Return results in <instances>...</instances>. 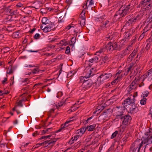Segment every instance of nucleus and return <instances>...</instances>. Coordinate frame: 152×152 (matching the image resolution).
I'll return each mask as SVG.
<instances>
[{
  "label": "nucleus",
  "instance_id": "0e129e2a",
  "mask_svg": "<svg viewBox=\"0 0 152 152\" xmlns=\"http://www.w3.org/2000/svg\"><path fill=\"white\" fill-rule=\"evenodd\" d=\"M151 69H150L148 71V74H147V75H146V76H148L149 75H150V76H152V73H151Z\"/></svg>",
  "mask_w": 152,
  "mask_h": 152
},
{
  "label": "nucleus",
  "instance_id": "79ce46f5",
  "mask_svg": "<svg viewBox=\"0 0 152 152\" xmlns=\"http://www.w3.org/2000/svg\"><path fill=\"white\" fill-rule=\"evenodd\" d=\"M88 0L87 2H86V8H85L82 11V12H81V15L82 14H83V15H84V16H85V14H86V11H85V9H88V7H87V2L88 1Z\"/></svg>",
  "mask_w": 152,
  "mask_h": 152
},
{
  "label": "nucleus",
  "instance_id": "8fccbe9b",
  "mask_svg": "<svg viewBox=\"0 0 152 152\" xmlns=\"http://www.w3.org/2000/svg\"><path fill=\"white\" fill-rule=\"evenodd\" d=\"M40 36L39 34H36L34 37V38L35 39H39L40 37Z\"/></svg>",
  "mask_w": 152,
  "mask_h": 152
},
{
  "label": "nucleus",
  "instance_id": "a18cd8bd",
  "mask_svg": "<svg viewBox=\"0 0 152 152\" xmlns=\"http://www.w3.org/2000/svg\"><path fill=\"white\" fill-rule=\"evenodd\" d=\"M63 95V93L61 91H59L57 94L56 97L59 98L61 97Z\"/></svg>",
  "mask_w": 152,
  "mask_h": 152
},
{
  "label": "nucleus",
  "instance_id": "e433bc0d",
  "mask_svg": "<svg viewBox=\"0 0 152 152\" xmlns=\"http://www.w3.org/2000/svg\"><path fill=\"white\" fill-rule=\"evenodd\" d=\"M20 33L18 31H16L14 32L13 34V35L15 38H18L20 36Z\"/></svg>",
  "mask_w": 152,
  "mask_h": 152
},
{
  "label": "nucleus",
  "instance_id": "bf43d9fd",
  "mask_svg": "<svg viewBox=\"0 0 152 152\" xmlns=\"http://www.w3.org/2000/svg\"><path fill=\"white\" fill-rule=\"evenodd\" d=\"M151 129H150V130H149V132H147L146 134H146L147 136H150L151 135H152V134H151Z\"/></svg>",
  "mask_w": 152,
  "mask_h": 152
},
{
  "label": "nucleus",
  "instance_id": "0eeeda50",
  "mask_svg": "<svg viewBox=\"0 0 152 152\" xmlns=\"http://www.w3.org/2000/svg\"><path fill=\"white\" fill-rule=\"evenodd\" d=\"M122 120V124L125 126H128L130 124L131 120H132L131 117L129 115H124L119 118Z\"/></svg>",
  "mask_w": 152,
  "mask_h": 152
},
{
  "label": "nucleus",
  "instance_id": "774afa93",
  "mask_svg": "<svg viewBox=\"0 0 152 152\" xmlns=\"http://www.w3.org/2000/svg\"><path fill=\"white\" fill-rule=\"evenodd\" d=\"M7 77H5L4 79V80L2 81V83L3 84H4L5 83L6 81L7 80Z\"/></svg>",
  "mask_w": 152,
  "mask_h": 152
},
{
  "label": "nucleus",
  "instance_id": "ea45409f",
  "mask_svg": "<svg viewBox=\"0 0 152 152\" xmlns=\"http://www.w3.org/2000/svg\"><path fill=\"white\" fill-rule=\"evenodd\" d=\"M105 17V16H100L99 17L97 18H96V20L97 21H99L100 22H101V20L102 22L103 21V20L104 19Z\"/></svg>",
  "mask_w": 152,
  "mask_h": 152
},
{
  "label": "nucleus",
  "instance_id": "58836bf2",
  "mask_svg": "<svg viewBox=\"0 0 152 152\" xmlns=\"http://www.w3.org/2000/svg\"><path fill=\"white\" fill-rule=\"evenodd\" d=\"M147 99L145 98H143V99L140 100V104H145L146 103V101Z\"/></svg>",
  "mask_w": 152,
  "mask_h": 152
},
{
  "label": "nucleus",
  "instance_id": "412c9836",
  "mask_svg": "<svg viewBox=\"0 0 152 152\" xmlns=\"http://www.w3.org/2000/svg\"><path fill=\"white\" fill-rule=\"evenodd\" d=\"M48 25H47L48 28L51 30H54L56 29V27L55 25L52 22H50L48 24Z\"/></svg>",
  "mask_w": 152,
  "mask_h": 152
},
{
  "label": "nucleus",
  "instance_id": "680f3d73",
  "mask_svg": "<svg viewBox=\"0 0 152 152\" xmlns=\"http://www.w3.org/2000/svg\"><path fill=\"white\" fill-rule=\"evenodd\" d=\"M146 42L151 43L152 42V37H150L149 39L146 40Z\"/></svg>",
  "mask_w": 152,
  "mask_h": 152
},
{
  "label": "nucleus",
  "instance_id": "2eb2a0df",
  "mask_svg": "<svg viewBox=\"0 0 152 152\" xmlns=\"http://www.w3.org/2000/svg\"><path fill=\"white\" fill-rule=\"evenodd\" d=\"M137 110L138 108L135 105H132L129 108V112L132 114L134 113H136L137 111Z\"/></svg>",
  "mask_w": 152,
  "mask_h": 152
},
{
  "label": "nucleus",
  "instance_id": "5701e85b",
  "mask_svg": "<svg viewBox=\"0 0 152 152\" xmlns=\"http://www.w3.org/2000/svg\"><path fill=\"white\" fill-rule=\"evenodd\" d=\"M95 127L96 125L94 124L87 126L86 128V129H88V131H92L94 130Z\"/></svg>",
  "mask_w": 152,
  "mask_h": 152
},
{
  "label": "nucleus",
  "instance_id": "bb28decb",
  "mask_svg": "<svg viewBox=\"0 0 152 152\" xmlns=\"http://www.w3.org/2000/svg\"><path fill=\"white\" fill-rule=\"evenodd\" d=\"M121 78V76H118L117 78L112 82L111 83L113 85L115 83H117V82H118V80H120Z\"/></svg>",
  "mask_w": 152,
  "mask_h": 152
},
{
  "label": "nucleus",
  "instance_id": "2f4dec72",
  "mask_svg": "<svg viewBox=\"0 0 152 152\" xmlns=\"http://www.w3.org/2000/svg\"><path fill=\"white\" fill-rule=\"evenodd\" d=\"M147 22L151 23L152 22V14L150 13L149 17L147 19Z\"/></svg>",
  "mask_w": 152,
  "mask_h": 152
},
{
  "label": "nucleus",
  "instance_id": "4be33fe9",
  "mask_svg": "<svg viewBox=\"0 0 152 152\" xmlns=\"http://www.w3.org/2000/svg\"><path fill=\"white\" fill-rule=\"evenodd\" d=\"M87 75L85 76L87 79L88 78L90 77L91 76H93L94 74H92V72L91 70H87L86 72Z\"/></svg>",
  "mask_w": 152,
  "mask_h": 152
},
{
  "label": "nucleus",
  "instance_id": "72a5a7b5",
  "mask_svg": "<svg viewBox=\"0 0 152 152\" xmlns=\"http://www.w3.org/2000/svg\"><path fill=\"white\" fill-rule=\"evenodd\" d=\"M79 136L80 135H79V134H78L75 136H74V137L72 138V139H71V140H72V143L74 142V141L75 140V141L77 140Z\"/></svg>",
  "mask_w": 152,
  "mask_h": 152
},
{
  "label": "nucleus",
  "instance_id": "f8f14e48",
  "mask_svg": "<svg viewBox=\"0 0 152 152\" xmlns=\"http://www.w3.org/2000/svg\"><path fill=\"white\" fill-rule=\"evenodd\" d=\"M137 52V50H134L132 53L129 56L127 60V61L129 62L131 61L134 58L136 55Z\"/></svg>",
  "mask_w": 152,
  "mask_h": 152
},
{
  "label": "nucleus",
  "instance_id": "393cba45",
  "mask_svg": "<svg viewBox=\"0 0 152 152\" xmlns=\"http://www.w3.org/2000/svg\"><path fill=\"white\" fill-rule=\"evenodd\" d=\"M106 50L107 51V50H106V48H105V45H104L103 48L100 49L99 50V51L96 52V54L99 56V53H100L102 52H105Z\"/></svg>",
  "mask_w": 152,
  "mask_h": 152
},
{
  "label": "nucleus",
  "instance_id": "9d476101",
  "mask_svg": "<svg viewBox=\"0 0 152 152\" xmlns=\"http://www.w3.org/2000/svg\"><path fill=\"white\" fill-rule=\"evenodd\" d=\"M116 108L117 109V111L116 117L118 118L124 115L123 114L124 113L123 111L124 110V107L122 105L121 106H117Z\"/></svg>",
  "mask_w": 152,
  "mask_h": 152
},
{
  "label": "nucleus",
  "instance_id": "864d4df0",
  "mask_svg": "<svg viewBox=\"0 0 152 152\" xmlns=\"http://www.w3.org/2000/svg\"><path fill=\"white\" fill-rule=\"evenodd\" d=\"M0 144L1 147H4L6 145V143L3 142L2 141H1L0 142Z\"/></svg>",
  "mask_w": 152,
  "mask_h": 152
},
{
  "label": "nucleus",
  "instance_id": "f704fd0d",
  "mask_svg": "<svg viewBox=\"0 0 152 152\" xmlns=\"http://www.w3.org/2000/svg\"><path fill=\"white\" fill-rule=\"evenodd\" d=\"M43 30V31L45 32H49L51 31V29H50L48 26L44 27Z\"/></svg>",
  "mask_w": 152,
  "mask_h": 152
},
{
  "label": "nucleus",
  "instance_id": "4c0bfd02",
  "mask_svg": "<svg viewBox=\"0 0 152 152\" xmlns=\"http://www.w3.org/2000/svg\"><path fill=\"white\" fill-rule=\"evenodd\" d=\"M149 94V92H148V91H144L142 93V94L143 95V97L145 98V97H147L148 96Z\"/></svg>",
  "mask_w": 152,
  "mask_h": 152
},
{
  "label": "nucleus",
  "instance_id": "3c124183",
  "mask_svg": "<svg viewBox=\"0 0 152 152\" xmlns=\"http://www.w3.org/2000/svg\"><path fill=\"white\" fill-rule=\"evenodd\" d=\"M100 61V65H103L107 62L106 61H105V60L103 59L102 58H101Z\"/></svg>",
  "mask_w": 152,
  "mask_h": 152
},
{
  "label": "nucleus",
  "instance_id": "e2e57ef3",
  "mask_svg": "<svg viewBox=\"0 0 152 152\" xmlns=\"http://www.w3.org/2000/svg\"><path fill=\"white\" fill-rule=\"evenodd\" d=\"M102 58H103L104 60H105L107 62L108 61V57L107 56H105L104 57H102Z\"/></svg>",
  "mask_w": 152,
  "mask_h": 152
},
{
  "label": "nucleus",
  "instance_id": "f3484780",
  "mask_svg": "<svg viewBox=\"0 0 152 152\" xmlns=\"http://www.w3.org/2000/svg\"><path fill=\"white\" fill-rule=\"evenodd\" d=\"M86 130V128L85 127H82L78 129L76 133L77 134H79V135L81 136L85 133Z\"/></svg>",
  "mask_w": 152,
  "mask_h": 152
},
{
  "label": "nucleus",
  "instance_id": "20e7f679",
  "mask_svg": "<svg viewBox=\"0 0 152 152\" xmlns=\"http://www.w3.org/2000/svg\"><path fill=\"white\" fill-rule=\"evenodd\" d=\"M143 141L137 139L131 145L130 152H140L141 147L142 146Z\"/></svg>",
  "mask_w": 152,
  "mask_h": 152
},
{
  "label": "nucleus",
  "instance_id": "f257e3e1",
  "mask_svg": "<svg viewBox=\"0 0 152 152\" xmlns=\"http://www.w3.org/2000/svg\"><path fill=\"white\" fill-rule=\"evenodd\" d=\"M133 8V6L130 4L122 6L119 10L116 12L114 17L116 18V17L118 16L117 18L118 19H120L121 17H124L129 14Z\"/></svg>",
  "mask_w": 152,
  "mask_h": 152
},
{
  "label": "nucleus",
  "instance_id": "f03ea898",
  "mask_svg": "<svg viewBox=\"0 0 152 152\" xmlns=\"http://www.w3.org/2000/svg\"><path fill=\"white\" fill-rule=\"evenodd\" d=\"M141 7L143 13L149 12L152 8V0H142L137 7Z\"/></svg>",
  "mask_w": 152,
  "mask_h": 152
},
{
  "label": "nucleus",
  "instance_id": "b1692460",
  "mask_svg": "<svg viewBox=\"0 0 152 152\" xmlns=\"http://www.w3.org/2000/svg\"><path fill=\"white\" fill-rule=\"evenodd\" d=\"M42 22L43 24L46 25L49 23V20L46 17H43L42 20Z\"/></svg>",
  "mask_w": 152,
  "mask_h": 152
},
{
  "label": "nucleus",
  "instance_id": "a19ab883",
  "mask_svg": "<svg viewBox=\"0 0 152 152\" xmlns=\"http://www.w3.org/2000/svg\"><path fill=\"white\" fill-rule=\"evenodd\" d=\"M147 45L145 48L146 50H148L150 48V46L152 45V43L147 42Z\"/></svg>",
  "mask_w": 152,
  "mask_h": 152
},
{
  "label": "nucleus",
  "instance_id": "a878e982",
  "mask_svg": "<svg viewBox=\"0 0 152 152\" xmlns=\"http://www.w3.org/2000/svg\"><path fill=\"white\" fill-rule=\"evenodd\" d=\"M148 23L145 26L144 28V31H147L149 30L151 28V27L152 26V24L151 23H150L148 22Z\"/></svg>",
  "mask_w": 152,
  "mask_h": 152
},
{
  "label": "nucleus",
  "instance_id": "aec40b11",
  "mask_svg": "<svg viewBox=\"0 0 152 152\" xmlns=\"http://www.w3.org/2000/svg\"><path fill=\"white\" fill-rule=\"evenodd\" d=\"M129 91L136 88V83L134 81H132L131 84L129 86Z\"/></svg>",
  "mask_w": 152,
  "mask_h": 152
},
{
  "label": "nucleus",
  "instance_id": "5fc2aeb1",
  "mask_svg": "<svg viewBox=\"0 0 152 152\" xmlns=\"http://www.w3.org/2000/svg\"><path fill=\"white\" fill-rule=\"evenodd\" d=\"M109 23L108 20H107L105 21V23L101 26V27L103 28H105L107 24Z\"/></svg>",
  "mask_w": 152,
  "mask_h": 152
},
{
  "label": "nucleus",
  "instance_id": "7c9ffc66",
  "mask_svg": "<svg viewBox=\"0 0 152 152\" xmlns=\"http://www.w3.org/2000/svg\"><path fill=\"white\" fill-rule=\"evenodd\" d=\"M52 129V128H48L46 129L43 130L42 131V134H44L47 132H50L51 131V129Z\"/></svg>",
  "mask_w": 152,
  "mask_h": 152
},
{
  "label": "nucleus",
  "instance_id": "c85d7f7f",
  "mask_svg": "<svg viewBox=\"0 0 152 152\" xmlns=\"http://www.w3.org/2000/svg\"><path fill=\"white\" fill-rule=\"evenodd\" d=\"M62 105H55V106L53 108H52L50 110V112L51 113L52 112H54V110L56 109H58V107H61Z\"/></svg>",
  "mask_w": 152,
  "mask_h": 152
},
{
  "label": "nucleus",
  "instance_id": "9b49d317",
  "mask_svg": "<svg viewBox=\"0 0 152 152\" xmlns=\"http://www.w3.org/2000/svg\"><path fill=\"white\" fill-rule=\"evenodd\" d=\"M70 120L66 121L65 123H64V125H62V126H62L61 128L57 131H56V132H60L61 130H62L64 128H65L66 127H67L68 126V125L67 124H69V123H70L71 122L73 121L74 120H75L76 119V117L75 116H73V117H72L70 118Z\"/></svg>",
  "mask_w": 152,
  "mask_h": 152
},
{
  "label": "nucleus",
  "instance_id": "a211bd4d",
  "mask_svg": "<svg viewBox=\"0 0 152 152\" xmlns=\"http://www.w3.org/2000/svg\"><path fill=\"white\" fill-rule=\"evenodd\" d=\"M99 58L98 56H95L88 61L90 63H96L98 61Z\"/></svg>",
  "mask_w": 152,
  "mask_h": 152
},
{
  "label": "nucleus",
  "instance_id": "ddd939ff",
  "mask_svg": "<svg viewBox=\"0 0 152 152\" xmlns=\"http://www.w3.org/2000/svg\"><path fill=\"white\" fill-rule=\"evenodd\" d=\"M124 103H122V104H131L134 103L135 102V99L134 98L132 99H131L130 98L128 97L124 101Z\"/></svg>",
  "mask_w": 152,
  "mask_h": 152
},
{
  "label": "nucleus",
  "instance_id": "6ab92c4d",
  "mask_svg": "<svg viewBox=\"0 0 152 152\" xmlns=\"http://www.w3.org/2000/svg\"><path fill=\"white\" fill-rule=\"evenodd\" d=\"M104 108V107L102 105H98L96 108V110H95L94 113H95L96 112L98 111L99 112L102 110Z\"/></svg>",
  "mask_w": 152,
  "mask_h": 152
},
{
  "label": "nucleus",
  "instance_id": "423d86ee",
  "mask_svg": "<svg viewBox=\"0 0 152 152\" xmlns=\"http://www.w3.org/2000/svg\"><path fill=\"white\" fill-rule=\"evenodd\" d=\"M105 48H106L107 51L110 53H111L113 50L120 51L121 50V48L120 45H118L116 42L113 43L111 42L105 45Z\"/></svg>",
  "mask_w": 152,
  "mask_h": 152
},
{
  "label": "nucleus",
  "instance_id": "1a4fd4ad",
  "mask_svg": "<svg viewBox=\"0 0 152 152\" xmlns=\"http://www.w3.org/2000/svg\"><path fill=\"white\" fill-rule=\"evenodd\" d=\"M56 141V140H46L43 142L39 143V145L41 146H45V147L48 146L52 147L55 144Z\"/></svg>",
  "mask_w": 152,
  "mask_h": 152
},
{
  "label": "nucleus",
  "instance_id": "4d7b16f0",
  "mask_svg": "<svg viewBox=\"0 0 152 152\" xmlns=\"http://www.w3.org/2000/svg\"><path fill=\"white\" fill-rule=\"evenodd\" d=\"M31 142L26 143V144L24 145H22L21 147V148H22L23 147H26L27 145H28L29 144H31Z\"/></svg>",
  "mask_w": 152,
  "mask_h": 152
},
{
  "label": "nucleus",
  "instance_id": "37998d69",
  "mask_svg": "<svg viewBox=\"0 0 152 152\" xmlns=\"http://www.w3.org/2000/svg\"><path fill=\"white\" fill-rule=\"evenodd\" d=\"M2 50L4 51V53H7L10 50V48L8 47L4 48Z\"/></svg>",
  "mask_w": 152,
  "mask_h": 152
},
{
  "label": "nucleus",
  "instance_id": "13d9d810",
  "mask_svg": "<svg viewBox=\"0 0 152 152\" xmlns=\"http://www.w3.org/2000/svg\"><path fill=\"white\" fill-rule=\"evenodd\" d=\"M68 99L67 98L66 99H65V100H63V101L62 102H61L60 104L62 105L63 104H66L69 102H66V100Z\"/></svg>",
  "mask_w": 152,
  "mask_h": 152
},
{
  "label": "nucleus",
  "instance_id": "338daca9",
  "mask_svg": "<svg viewBox=\"0 0 152 152\" xmlns=\"http://www.w3.org/2000/svg\"><path fill=\"white\" fill-rule=\"evenodd\" d=\"M78 108V107H72L71 109V111H73V110H75L77 109Z\"/></svg>",
  "mask_w": 152,
  "mask_h": 152
},
{
  "label": "nucleus",
  "instance_id": "dca6fc26",
  "mask_svg": "<svg viewBox=\"0 0 152 152\" xmlns=\"http://www.w3.org/2000/svg\"><path fill=\"white\" fill-rule=\"evenodd\" d=\"M131 34H129L126 33L125 35V37L124 39L121 40L120 43L122 45H124L126 44L125 41H126V39H127L128 37H129L130 36H131Z\"/></svg>",
  "mask_w": 152,
  "mask_h": 152
},
{
  "label": "nucleus",
  "instance_id": "7ed1b4c3",
  "mask_svg": "<svg viewBox=\"0 0 152 152\" xmlns=\"http://www.w3.org/2000/svg\"><path fill=\"white\" fill-rule=\"evenodd\" d=\"M112 74L109 72H104L98 78L95 82L96 84L100 85L106 81L108 80L112 77Z\"/></svg>",
  "mask_w": 152,
  "mask_h": 152
},
{
  "label": "nucleus",
  "instance_id": "09e8293b",
  "mask_svg": "<svg viewBox=\"0 0 152 152\" xmlns=\"http://www.w3.org/2000/svg\"><path fill=\"white\" fill-rule=\"evenodd\" d=\"M41 71L40 70L38 69H35L33 71H32V73L34 74H37L39 73V72Z\"/></svg>",
  "mask_w": 152,
  "mask_h": 152
},
{
  "label": "nucleus",
  "instance_id": "c756f323",
  "mask_svg": "<svg viewBox=\"0 0 152 152\" xmlns=\"http://www.w3.org/2000/svg\"><path fill=\"white\" fill-rule=\"evenodd\" d=\"M76 37H73L71 40V43L70 45H71L74 46V44L75 43L76 41Z\"/></svg>",
  "mask_w": 152,
  "mask_h": 152
},
{
  "label": "nucleus",
  "instance_id": "49530a36",
  "mask_svg": "<svg viewBox=\"0 0 152 152\" xmlns=\"http://www.w3.org/2000/svg\"><path fill=\"white\" fill-rule=\"evenodd\" d=\"M27 100L26 99V98H24L20 100L18 102V104H22V102H23L26 101Z\"/></svg>",
  "mask_w": 152,
  "mask_h": 152
},
{
  "label": "nucleus",
  "instance_id": "39448f33",
  "mask_svg": "<svg viewBox=\"0 0 152 152\" xmlns=\"http://www.w3.org/2000/svg\"><path fill=\"white\" fill-rule=\"evenodd\" d=\"M131 16L129 15L126 17V20H128L126 23L125 26H127L132 24H134L135 23L139 21L142 18V16L138 14L136 16H132L131 18Z\"/></svg>",
  "mask_w": 152,
  "mask_h": 152
},
{
  "label": "nucleus",
  "instance_id": "473e14b6",
  "mask_svg": "<svg viewBox=\"0 0 152 152\" xmlns=\"http://www.w3.org/2000/svg\"><path fill=\"white\" fill-rule=\"evenodd\" d=\"M118 132L117 130H116L112 134L111 136V139H113L114 138H115L117 134H118Z\"/></svg>",
  "mask_w": 152,
  "mask_h": 152
},
{
  "label": "nucleus",
  "instance_id": "69168bd1",
  "mask_svg": "<svg viewBox=\"0 0 152 152\" xmlns=\"http://www.w3.org/2000/svg\"><path fill=\"white\" fill-rule=\"evenodd\" d=\"M72 27H73L74 26H71L70 25H69L65 28L64 30H65L66 29L67 30H68L69 29Z\"/></svg>",
  "mask_w": 152,
  "mask_h": 152
},
{
  "label": "nucleus",
  "instance_id": "c03bdc74",
  "mask_svg": "<svg viewBox=\"0 0 152 152\" xmlns=\"http://www.w3.org/2000/svg\"><path fill=\"white\" fill-rule=\"evenodd\" d=\"M85 78H86L85 76L80 77V82L83 83L86 80H85Z\"/></svg>",
  "mask_w": 152,
  "mask_h": 152
},
{
  "label": "nucleus",
  "instance_id": "052dcab7",
  "mask_svg": "<svg viewBox=\"0 0 152 152\" xmlns=\"http://www.w3.org/2000/svg\"><path fill=\"white\" fill-rule=\"evenodd\" d=\"M66 2L67 4L68 5H69V6L70 4L72 3V0H66Z\"/></svg>",
  "mask_w": 152,
  "mask_h": 152
},
{
  "label": "nucleus",
  "instance_id": "4468645a",
  "mask_svg": "<svg viewBox=\"0 0 152 152\" xmlns=\"http://www.w3.org/2000/svg\"><path fill=\"white\" fill-rule=\"evenodd\" d=\"M143 143L144 144L148 145L149 144H152V135L148 136L146 139L144 140Z\"/></svg>",
  "mask_w": 152,
  "mask_h": 152
},
{
  "label": "nucleus",
  "instance_id": "de8ad7c7",
  "mask_svg": "<svg viewBox=\"0 0 152 152\" xmlns=\"http://www.w3.org/2000/svg\"><path fill=\"white\" fill-rule=\"evenodd\" d=\"M70 52V48L69 46H67L66 48L65 53L66 54H69Z\"/></svg>",
  "mask_w": 152,
  "mask_h": 152
},
{
  "label": "nucleus",
  "instance_id": "c9c22d12",
  "mask_svg": "<svg viewBox=\"0 0 152 152\" xmlns=\"http://www.w3.org/2000/svg\"><path fill=\"white\" fill-rule=\"evenodd\" d=\"M86 21V19H82L80 21H79V24H80L81 26H83L85 24Z\"/></svg>",
  "mask_w": 152,
  "mask_h": 152
},
{
  "label": "nucleus",
  "instance_id": "603ef678",
  "mask_svg": "<svg viewBox=\"0 0 152 152\" xmlns=\"http://www.w3.org/2000/svg\"><path fill=\"white\" fill-rule=\"evenodd\" d=\"M16 11H13L12 10H11V11L10 12V15L11 16L15 15L16 14Z\"/></svg>",
  "mask_w": 152,
  "mask_h": 152
},
{
  "label": "nucleus",
  "instance_id": "6e6552de",
  "mask_svg": "<svg viewBox=\"0 0 152 152\" xmlns=\"http://www.w3.org/2000/svg\"><path fill=\"white\" fill-rule=\"evenodd\" d=\"M93 84V82L91 79L86 80L82 84V90L85 91L90 88L92 86Z\"/></svg>",
  "mask_w": 152,
  "mask_h": 152
},
{
  "label": "nucleus",
  "instance_id": "6e6d98bb",
  "mask_svg": "<svg viewBox=\"0 0 152 152\" xmlns=\"http://www.w3.org/2000/svg\"><path fill=\"white\" fill-rule=\"evenodd\" d=\"M74 74V71H71L69 73L67 74V76L70 77L73 75Z\"/></svg>",
  "mask_w": 152,
  "mask_h": 152
},
{
  "label": "nucleus",
  "instance_id": "cd10ccee",
  "mask_svg": "<svg viewBox=\"0 0 152 152\" xmlns=\"http://www.w3.org/2000/svg\"><path fill=\"white\" fill-rule=\"evenodd\" d=\"M128 137L126 136H125L120 141V142L122 144H125L126 142L127 141Z\"/></svg>",
  "mask_w": 152,
  "mask_h": 152
}]
</instances>
